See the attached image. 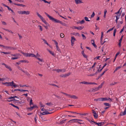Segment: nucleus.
<instances>
[{
	"mask_svg": "<svg viewBox=\"0 0 126 126\" xmlns=\"http://www.w3.org/2000/svg\"><path fill=\"white\" fill-rule=\"evenodd\" d=\"M53 22L55 23H60L64 26H66V24L65 23L63 22L62 21L56 19H55Z\"/></svg>",
	"mask_w": 126,
	"mask_h": 126,
	"instance_id": "f257e3e1",
	"label": "nucleus"
},
{
	"mask_svg": "<svg viewBox=\"0 0 126 126\" xmlns=\"http://www.w3.org/2000/svg\"><path fill=\"white\" fill-rule=\"evenodd\" d=\"M45 13L46 15L49 18L50 20H51L53 22L55 18L50 16L46 12H45Z\"/></svg>",
	"mask_w": 126,
	"mask_h": 126,
	"instance_id": "f03ea898",
	"label": "nucleus"
},
{
	"mask_svg": "<svg viewBox=\"0 0 126 126\" xmlns=\"http://www.w3.org/2000/svg\"><path fill=\"white\" fill-rule=\"evenodd\" d=\"M5 49L7 48L8 49L10 50H16L17 48L15 47H12L10 46H5Z\"/></svg>",
	"mask_w": 126,
	"mask_h": 126,
	"instance_id": "7ed1b4c3",
	"label": "nucleus"
},
{
	"mask_svg": "<svg viewBox=\"0 0 126 126\" xmlns=\"http://www.w3.org/2000/svg\"><path fill=\"white\" fill-rule=\"evenodd\" d=\"M53 70L56 71L58 73L59 72H62V71L63 72H64L66 71V70L64 69H56L55 70Z\"/></svg>",
	"mask_w": 126,
	"mask_h": 126,
	"instance_id": "20e7f679",
	"label": "nucleus"
},
{
	"mask_svg": "<svg viewBox=\"0 0 126 126\" xmlns=\"http://www.w3.org/2000/svg\"><path fill=\"white\" fill-rule=\"evenodd\" d=\"M92 112L94 114L93 115L94 118H97L98 117V115L96 113L94 110H92Z\"/></svg>",
	"mask_w": 126,
	"mask_h": 126,
	"instance_id": "39448f33",
	"label": "nucleus"
},
{
	"mask_svg": "<svg viewBox=\"0 0 126 126\" xmlns=\"http://www.w3.org/2000/svg\"><path fill=\"white\" fill-rule=\"evenodd\" d=\"M103 36V32H101V36L100 38V43L101 44V45H103V44L104 43V42H103L102 41V38Z\"/></svg>",
	"mask_w": 126,
	"mask_h": 126,
	"instance_id": "423d86ee",
	"label": "nucleus"
},
{
	"mask_svg": "<svg viewBox=\"0 0 126 126\" xmlns=\"http://www.w3.org/2000/svg\"><path fill=\"white\" fill-rule=\"evenodd\" d=\"M71 74L70 73H69L68 74H66L64 75L62 74L60 75V76L61 77L65 78L66 77L69 76Z\"/></svg>",
	"mask_w": 126,
	"mask_h": 126,
	"instance_id": "0eeeda50",
	"label": "nucleus"
},
{
	"mask_svg": "<svg viewBox=\"0 0 126 126\" xmlns=\"http://www.w3.org/2000/svg\"><path fill=\"white\" fill-rule=\"evenodd\" d=\"M41 19L46 25L48 26L49 25L48 24L46 21L45 19L43 17L41 18Z\"/></svg>",
	"mask_w": 126,
	"mask_h": 126,
	"instance_id": "6e6552de",
	"label": "nucleus"
},
{
	"mask_svg": "<svg viewBox=\"0 0 126 126\" xmlns=\"http://www.w3.org/2000/svg\"><path fill=\"white\" fill-rule=\"evenodd\" d=\"M121 12H122V11H121V13L119 15H117V16H115L116 17V19L115 20V21L116 23H117L118 22V20L120 17V16L121 15Z\"/></svg>",
	"mask_w": 126,
	"mask_h": 126,
	"instance_id": "1a4fd4ad",
	"label": "nucleus"
},
{
	"mask_svg": "<svg viewBox=\"0 0 126 126\" xmlns=\"http://www.w3.org/2000/svg\"><path fill=\"white\" fill-rule=\"evenodd\" d=\"M107 65V64L106 63L104 64V65L102 67H101V69H100V70H99V69H98L97 70L98 72H100L105 67V66H106Z\"/></svg>",
	"mask_w": 126,
	"mask_h": 126,
	"instance_id": "9d476101",
	"label": "nucleus"
},
{
	"mask_svg": "<svg viewBox=\"0 0 126 126\" xmlns=\"http://www.w3.org/2000/svg\"><path fill=\"white\" fill-rule=\"evenodd\" d=\"M75 1L76 4H78L83 3L81 0H75Z\"/></svg>",
	"mask_w": 126,
	"mask_h": 126,
	"instance_id": "9b49d317",
	"label": "nucleus"
},
{
	"mask_svg": "<svg viewBox=\"0 0 126 126\" xmlns=\"http://www.w3.org/2000/svg\"><path fill=\"white\" fill-rule=\"evenodd\" d=\"M51 113H50L47 111H45L43 112L42 113H41L42 114V115H45Z\"/></svg>",
	"mask_w": 126,
	"mask_h": 126,
	"instance_id": "f8f14e48",
	"label": "nucleus"
},
{
	"mask_svg": "<svg viewBox=\"0 0 126 126\" xmlns=\"http://www.w3.org/2000/svg\"><path fill=\"white\" fill-rule=\"evenodd\" d=\"M30 11H23V13H22L23 14H25L26 15H29L30 14Z\"/></svg>",
	"mask_w": 126,
	"mask_h": 126,
	"instance_id": "ddd939ff",
	"label": "nucleus"
},
{
	"mask_svg": "<svg viewBox=\"0 0 126 126\" xmlns=\"http://www.w3.org/2000/svg\"><path fill=\"white\" fill-rule=\"evenodd\" d=\"M23 72L25 73L28 77H31V75L30 74H29L27 71H24Z\"/></svg>",
	"mask_w": 126,
	"mask_h": 126,
	"instance_id": "4468645a",
	"label": "nucleus"
},
{
	"mask_svg": "<svg viewBox=\"0 0 126 126\" xmlns=\"http://www.w3.org/2000/svg\"><path fill=\"white\" fill-rule=\"evenodd\" d=\"M22 54L25 56H26V57H29V55L30 53H27L22 52Z\"/></svg>",
	"mask_w": 126,
	"mask_h": 126,
	"instance_id": "2eb2a0df",
	"label": "nucleus"
},
{
	"mask_svg": "<svg viewBox=\"0 0 126 126\" xmlns=\"http://www.w3.org/2000/svg\"><path fill=\"white\" fill-rule=\"evenodd\" d=\"M78 119H73L68 121V122H73V121L75 122H78Z\"/></svg>",
	"mask_w": 126,
	"mask_h": 126,
	"instance_id": "dca6fc26",
	"label": "nucleus"
},
{
	"mask_svg": "<svg viewBox=\"0 0 126 126\" xmlns=\"http://www.w3.org/2000/svg\"><path fill=\"white\" fill-rule=\"evenodd\" d=\"M126 114V111L124 110L123 112H121L120 114V115L121 116H122L123 115H125Z\"/></svg>",
	"mask_w": 126,
	"mask_h": 126,
	"instance_id": "f3484780",
	"label": "nucleus"
},
{
	"mask_svg": "<svg viewBox=\"0 0 126 126\" xmlns=\"http://www.w3.org/2000/svg\"><path fill=\"white\" fill-rule=\"evenodd\" d=\"M94 101H102V98H100L97 99H94Z\"/></svg>",
	"mask_w": 126,
	"mask_h": 126,
	"instance_id": "a211bd4d",
	"label": "nucleus"
},
{
	"mask_svg": "<svg viewBox=\"0 0 126 126\" xmlns=\"http://www.w3.org/2000/svg\"><path fill=\"white\" fill-rule=\"evenodd\" d=\"M76 39L74 36H72L71 37V42H74L75 41H76Z\"/></svg>",
	"mask_w": 126,
	"mask_h": 126,
	"instance_id": "6ab92c4d",
	"label": "nucleus"
},
{
	"mask_svg": "<svg viewBox=\"0 0 126 126\" xmlns=\"http://www.w3.org/2000/svg\"><path fill=\"white\" fill-rule=\"evenodd\" d=\"M98 89L97 88V87L92 88V91L93 92H94L97 91L98 90Z\"/></svg>",
	"mask_w": 126,
	"mask_h": 126,
	"instance_id": "aec40b11",
	"label": "nucleus"
},
{
	"mask_svg": "<svg viewBox=\"0 0 126 126\" xmlns=\"http://www.w3.org/2000/svg\"><path fill=\"white\" fill-rule=\"evenodd\" d=\"M93 41V42L92 43V45L94 46L96 48L97 47V46L95 45V42L94 40H91V41Z\"/></svg>",
	"mask_w": 126,
	"mask_h": 126,
	"instance_id": "412c9836",
	"label": "nucleus"
},
{
	"mask_svg": "<svg viewBox=\"0 0 126 126\" xmlns=\"http://www.w3.org/2000/svg\"><path fill=\"white\" fill-rule=\"evenodd\" d=\"M29 57H34L35 58L36 56V55L34 54H33L30 53L29 55Z\"/></svg>",
	"mask_w": 126,
	"mask_h": 126,
	"instance_id": "4be33fe9",
	"label": "nucleus"
},
{
	"mask_svg": "<svg viewBox=\"0 0 126 126\" xmlns=\"http://www.w3.org/2000/svg\"><path fill=\"white\" fill-rule=\"evenodd\" d=\"M79 83L83 84H89V82H87L85 81H83L79 82Z\"/></svg>",
	"mask_w": 126,
	"mask_h": 126,
	"instance_id": "5701e85b",
	"label": "nucleus"
},
{
	"mask_svg": "<svg viewBox=\"0 0 126 126\" xmlns=\"http://www.w3.org/2000/svg\"><path fill=\"white\" fill-rule=\"evenodd\" d=\"M13 4H14L15 5H16L18 6H22L23 7H24L25 6V5L22 4H18L16 3H13Z\"/></svg>",
	"mask_w": 126,
	"mask_h": 126,
	"instance_id": "b1692460",
	"label": "nucleus"
},
{
	"mask_svg": "<svg viewBox=\"0 0 126 126\" xmlns=\"http://www.w3.org/2000/svg\"><path fill=\"white\" fill-rule=\"evenodd\" d=\"M5 66L6 68L8 69L10 71H11L12 70V69L10 66H8L6 64Z\"/></svg>",
	"mask_w": 126,
	"mask_h": 126,
	"instance_id": "393cba45",
	"label": "nucleus"
},
{
	"mask_svg": "<svg viewBox=\"0 0 126 126\" xmlns=\"http://www.w3.org/2000/svg\"><path fill=\"white\" fill-rule=\"evenodd\" d=\"M71 98H73L74 99H77L78 98L77 96H76L75 95H71Z\"/></svg>",
	"mask_w": 126,
	"mask_h": 126,
	"instance_id": "a878e982",
	"label": "nucleus"
},
{
	"mask_svg": "<svg viewBox=\"0 0 126 126\" xmlns=\"http://www.w3.org/2000/svg\"><path fill=\"white\" fill-rule=\"evenodd\" d=\"M12 83H13V81H12V82H9L6 85V86H12Z\"/></svg>",
	"mask_w": 126,
	"mask_h": 126,
	"instance_id": "bb28decb",
	"label": "nucleus"
},
{
	"mask_svg": "<svg viewBox=\"0 0 126 126\" xmlns=\"http://www.w3.org/2000/svg\"><path fill=\"white\" fill-rule=\"evenodd\" d=\"M109 100V99L107 97L102 98V101H107Z\"/></svg>",
	"mask_w": 126,
	"mask_h": 126,
	"instance_id": "cd10ccee",
	"label": "nucleus"
},
{
	"mask_svg": "<svg viewBox=\"0 0 126 126\" xmlns=\"http://www.w3.org/2000/svg\"><path fill=\"white\" fill-rule=\"evenodd\" d=\"M11 55L12 56H16H16H20V54H12Z\"/></svg>",
	"mask_w": 126,
	"mask_h": 126,
	"instance_id": "c85d7f7f",
	"label": "nucleus"
},
{
	"mask_svg": "<svg viewBox=\"0 0 126 126\" xmlns=\"http://www.w3.org/2000/svg\"><path fill=\"white\" fill-rule=\"evenodd\" d=\"M48 51L49 52V53L51 54L52 55L54 56H55V54L54 52L53 51H52L49 50H48Z\"/></svg>",
	"mask_w": 126,
	"mask_h": 126,
	"instance_id": "c756f323",
	"label": "nucleus"
},
{
	"mask_svg": "<svg viewBox=\"0 0 126 126\" xmlns=\"http://www.w3.org/2000/svg\"><path fill=\"white\" fill-rule=\"evenodd\" d=\"M34 108L33 107H29L27 108V109L28 110H29L30 111H31Z\"/></svg>",
	"mask_w": 126,
	"mask_h": 126,
	"instance_id": "7c9ffc66",
	"label": "nucleus"
},
{
	"mask_svg": "<svg viewBox=\"0 0 126 126\" xmlns=\"http://www.w3.org/2000/svg\"><path fill=\"white\" fill-rule=\"evenodd\" d=\"M20 62H21L22 63L24 62L25 63H29V61L28 60H21V61H20Z\"/></svg>",
	"mask_w": 126,
	"mask_h": 126,
	"instance_id": "2f4dec72",
	"label": "nucleus"
},
{
	"mask_svg": "<svg viewBox=\"0 0 126 126\" xmlns=\"http://www.w3.org/2000/svg\"><path fill=\"white\" fill-rule=\"evenodd\" d=\"M84 28V27H82L81 26H79L78 27H77V29L80 30H81Z\"/></svg>",
	"mask_w": 126,
	"mask_h": 126,
	"instance_id": "473e14b6",
	"label": "nucleus"
},
{
	"mask_svg": "<svg viewBox=\"0 0 126 126\" xmlns=\"http://www.w3.org/2000/svg\"><path fill=\"white\" fill-rule=\"evenodd\" d=\"M92 122H93L96 125H98V126H101V125H100V123H97V122H95L94 121H91Z\"/></svg>",
	"mask_w": 126,
	"mask_h": 126,
	"instance_id": "72a5a7b5",
	"label": "nucleus"
},
{
	"mask_svg": "<svg viewBox=\"0 0 126 126\" xmlns=\"http://www.w3.org/2000/svg\"><path fill=\"white\" fill-rule=\"evenodd\" d=\"M13 86L14 88H16L17 86H18V85H16V84L14 82L13 83H12V86Z\"/></svg>",
	"mask_w": 126,
	"mask_h": 126,
	"instance_id": "f704fd0d",
	"label": "nucleus"
},
{
	"mask_svg": "<svg viewBox=\"0 0 126 126\" xmlns=\"http://www.w3.org/2000/svg\"><path fill=\"white\" fill-rule=\"evenodd\" d=\"M35 58L38 60L39 61L42 62L43 61V60L42 59H41L39 58H38L37 57V56L35 57Z\"/></svg>",
	"mask_w": 126,
	"mask_h": 126,
	"instance_id": "c9c22d12",
	"label": "nucleus"
},
{
	"mask_svg": "<svg viewBox=\"0 0 126 126\" xmlns=\"http://www.w3.org/2000/svg\"><path fill=\"white\" fill-rule=\"evenodd\" d=\"M36 14L40 18V19L43 17L40 15L38 13L36 12Z\"/></svg>",
	"mask_w": 126,
	"mask_h": 126,
	"instance_id": "e433bc0d",
	"label": "nucleus"
},
{
	"mask_svg": "<svg viewBox=\"0 0 126 126\" xmlns=\"http://www.w3.org/2000/svg\"><path fill=\"white\" fill-rule=\"evenodd\" d=\"M104 104L106 106H110V104L109 103H104Z\"/></svg>",
	"mask_w": 126,
	"mask_h": 126,
	"instance_id": "4c0bfd02",
	"label": "nucleus"
},
{
	"mask_svg": "<svg viewBox=\"0 0 126 126\" xmlns=\"http://www.w3.org/2000/svg\"><path fill=\"white\" fill-rule=\"evenodd\" d=\"M32 105H33V103L32 102V99L30 100L29 103V105L31 106Z\"/></svg>",
	"mask_w": 126,
	"mask_h": 126,
	"instance_id": "58836bf2",
	"label": "nucleus"
},
{
	"mask_svg": "<svg viewBox=\"0 0 126 126\" xmlns=\"http://www.w3.org/2000/svg\"><path fill=\"white\" fill-rule=\"evenodd\" d=\"M108 69H107L106 70H105L101 74V75L102 76V75H103L108 70Z\"/></svg>",
	"mask_w": 126,
	"mask_h": 126,
	"instance_id": "ea45409f",
	"label": "nucleus"
},
{
	"mask_svg": "<svg viewBox=\"0 0 126 126\" xmlns=\"http://www.w3.org/2000/svg\"><path fill=\"white\" fill-rule=\"evenodd\" d=\"M114 27H113L112 28H111L109 30H108L107 31V33H108V32H110V31H111L114 28Z\"/></svg>",
	"mask_w": 126,
	"mask_h": 126,
	"instance_id": "a19ab883",
	"label": "nucleus"
},
{
	"mask_svg": "<svg viewBox=\"0 0 126 126\" xmlns=\"http://www.w3.org/2000/svg\"><path fill=\"white\" fill-rule=\"evenodd\" d=\"M79 21L80 23L81 24H83L85 22V21L83 19L81 21L79 20Z\"/></svg>",
	"mask_w": 126,
	"mask_h": 126,
	"instance_id": "79ce46f5",
	"label": "nucleus"
},
{
	"mask_svg": "<svg viewBox=\"0 0 126 126\" xmlns=\"http://www.w3.org/2000/svg\"><path fill=\"white\" fill-rule=\"evenodd\" d=\"M37 118V116L36 115L35 116V117H34L35 122L36 123H37V119H36V118Z\"/></svg>",
	"mask_w": 126,
	"mask_h": 126,
	"instance_id": "37998d69",
	"label": "nucleus"
},
{
	"mask_svg": "<svg viewBox=\"0 0 126 126\" xmlns=\"http://www.w3.org/2000/svg\"><path fill=\"white\" fill-rule=\"evenodd\" d=\"M0 52L1 53H4L5 54H10L11 53L10 52H4L1 51Z\"/></svg>",
	"mask_w": 126,
	"mask_h": 126,
	"instance_id": "c03bdc74",
	"label": "nucleus"
},
{
	"mask_svg": "<svg viewBox=\"0 0 126 126\" xmlns=\"http://www.w3.org/2000/svg\"><path fill=\"white\" fill-rule=\"evenodd\" d=\"M81 36L83 37V39H86V37L83 34H82Z\"/></svg>",
	"mask_w": 126,
	"mask_h": 126,
	"instance_id": "a18cd8bd",
	"label": "nucleus"
},
{
	"mask_svg": "<svg viewBox=\"0 0 126 126\" xmlns=\"http://www.w3.org/2000/svg\"><path fill=\"white\" fill-rule=\"evenodd\" d=\"M116 29H115L114 30L113 33V36H115V33L116 32Z\"/></svg>",
	"mask_w": 126,
	"mask_h": 126,
	"instance_id": "49530a36",
	"label": "nucleus"
},
{
	"mask_svg": "<svg viewBox=\"0 0 126 126\" xmlns=\"http://www.w3.org/2000/svg\"><path fill=\"white\" fill-rule=\"evenodd\" d=\"M18 58H19L18 56H16V57H12L11 58V60H15V59H17Z\"/></svg>",
	"mask_w": 126,
	"mask_h": 126,
	"instance_id": "de8ad7c7",
	"label": "nucleus"
},
{
	"mask_svg": "<svg viewBox=\"0 0 126 126\" xmlns=\"http://www.w3.org/2000/svg\"><path fill=\"white\" fill-rule=\"evenodd\" d=\"M4 30L6 31H8L10 32L11 33H13V32L11 31H10L9 30H8V29H4Z\"/></svg>",
	"mask_w": 126,
	"mask_h": 126,
	"instance_id": "09e8293b",
	"label": "nucleus"
},
{
	"mask_svg": "<svg viewBox=\"0 0 126 126\" xmlns=\"http://www.w3.org/2000/svg\"><path fill=\"white\" fill-rule=\"evenodd\" d=\"M56 47L57 50L59 52H61L59 48V47H58V46H56Z\"/></svg>",
	"mask_w": 126,
	"mask_h": 126,
	"instance_id": "8fccbe9b",
	"label": "nucleus"
},
{
	"mask_svg": "<svg viewBox=\"0 0 126 126\" xmlns=\"http://www.w3.org/2000/svg\"><path fill=\"white\" fill-rule=\"evenodd\" d=\"M54 96H55L56 97H57L58 99H61V97H60V96H59L55 94H53Z\"/></svg>",
	"mask_w": 126,
	"mask_h": 126,
	"instance_id": "3c124183",
	"label": "nucleus"
},
{
	"mask_svg": "<svg viewBox=\"0 0 126 126\" xmlns=\"http://www.w3.org/2000/svg\"><path fill=\"white\" fill-rule=\"evenodd\" d=\"M84 18L85 20L86 21H90L88 19V18L87 17H84Z\"/></svg>",
	"mask_w": 126,
	"mask_h": 126,
	"instance_id": "603ef678",
	"label": "nucleus"
},
{
	"mask_svg": "<svg viewBox=\"0 0 126 126\" xmlns=\"http://www.w3.org/2000/svg\"><path fill=\"white\" fill-rule=\"evenodd\" d=\"M86 48L87 49H88L90 51H91V52H92V50H91V48L90 47H86Z\"/></svg>",
	"mask_w": 126,
	"mask_h": 126,
	"instance_id": "864d4df0",
	"label": "nucleus"
},
{
	"mask_svg": "<svg viewBox=\"0 0 126 126\" xmlns=\"http://www.w3.org/2000/svg\"><path fill=\"white\" fill-rule=\"evenodd\" d=\"M18 68L21 71L23 72L24 71V70H23L19 66H18Z\"/></svg>",
	"mask_w": 126,
	"mask_h": 126,
	"instance_id": "5fc2aeb1",
	"label": "nucleus"
},
{
	"mask_svg": "<svg viewBox=\"0 0 126 126\" xmlns=\"http://www.w3.org/2000/svg\"><path fill=\"white\" fill-rule=\"evenodd\" d=\"M53 41L54 42V43L56 45V46H58V42L55 40H53Z\"/></svg>",
	"mask_w": 126,
	"mask_h": 126,
	"instance_id": "6e6d98bb",
	"label": "nucleus"
},
{
	"mask_svg": "<svg viewBox=\"0 0 126 126\" xmlns=\"http://www.w3.org/2000/svg\"><path fill=\"white\" fill-rule=\"evenodd\" d=\"M121 8H121L117 12H115V14L116 15H118V14H119L120 12V10Z\"/></svg>",
	"mask_w": 126,
	"mask_h": 126,
	"instance_id": "4d7b16f0",
	"label": "nucleus"
},
{
	"mask_svg": "<svg viewBox=\"0 0 126 126\" xmlns=\"http://www.w3.org/2000/svg\"><path fill=\"white\" fill-rule=\"evenodd\" d=\"M60 36L61 38H63L64 37V35L63 34V33H61L60 34Z\"/></svg>",
	"mask_w": 126,
	"mask_h": 126,
	"instance_id": "13d9d810",
	"label": "nucleus"
},
{
	"mask_svg": "<svg viewBox=\"0 0 126 126\" xmlns=\"http://www.w3.org/2000/svg\"><path fill=\"white\" fill-rule=\"evenodd\" d=\"M39 104L40 105L41 107H42L44 106L42 104V103L41 102H40Z\"/></svg>",
	"mask_w": 126,
	"mask_h": 126,
	"instance_id": "bf43d9fd",
	"label": "nucleus"
},
{
	"mask_svg": "<svg viewBox=\"0 0 126 126\" xmlns=\"http://www.w3.org/2000/svg\"><path fill=\"white\" fill-rule=\"evenodd\" d=\"M46 104L48 106L52 105V103L51 102L47 103H46Z\"/></svg>",
	"mask_w": 126,
	"mask_h": 126,
	"instance_id": "052dcab7",
	"label": "nucleus"
},
{
	"mask_svg": "<svg viewBox=\"0 0 126 126\" xmlns=\"http://www.w3.org/2000/svg\"><path fill=\"white\" fill-rule=\"evenodd\" d=\"M38 27H39V29L41 31H42L43 30V29L42 28V27L40 25H39Z\"/></svg>",
	"mask_w": 126,
	"mask_h": 126,
	"instance_id": "680f3d73",
	"label": "nucleus"
},
{
	"mask_svg": "<svg viewBox=\"0 0 126 126\" xmlns=\"http://www.w3.org/2000/svg\"><path fill=\"white\" fill-rule=\"evenodd\" d=\"M123 37V35H122L121 36L120 39V40H119V41L122 42Z\"/></svg>",
	"mask_w": 126,
	"mask_h": 126,
	"instance_id": "e2e57ef3",
	"label": "nucleus"
},
{
	"mask_svg": "<svg viewBox=\"0 0 126 126\" xmlns=\"http://www.w3.org/2000/svg\"><path fill=\"white\" fill-rule=\"evenodd\" d=\"M102 85H99L98 87H97V88L98 89V90L99 89L101 88L102 87Z\"/></svg>",
	"mask_w": 126,
	"mask_h": 126,
	"instance_id": "0e129e2a",
	"label": "nucleus"
},
{
	"mask_svg": "<svg viewBox=\"0 0 126 126\" xmlns=\"http://www.w3.org/2000/svg\"><path fill=\"white\" fill-rule=\"evenodd\" d=\"M100 124V125H101V126L103 125L105 123V121L103 122H101L100 123H99Z\"/></svg>",
	"mask_w": 126,
	"mask_h": 126,
	"instance_id": "69168bd1",
	"label": "nucleus"
},
{
	"mask_svg": "<svg viewBox=\"0 0 126 126\" xmlns=\"http://www.w3.org/2000/svg\"><path fill=\"white\" fill-rule=\"evenodd\" d=\"M95 15V13L94 12H93L91 16V17H94V16Z\"/></svg>",
	"mask_w": 126,
	"mask_h": 126,
	"instance_id": "338daca9",
	"label": "nucleus"
},
{
	"mask_svg": "<svg viewBox=\"0 0 126 126\" xmlns=\"http://www.w3.org/2000/svg\"><path fill=\"white\" fill-rule=\"evenodd\" d=\"M18 13L19 14H23L22 13H23V11H18Z\"/></svg>",
	"mask_w": 126,
	"mask_h": 126,
	"instance_id": "774afa93",
	"label": "nucleus"
}]
</instances>
